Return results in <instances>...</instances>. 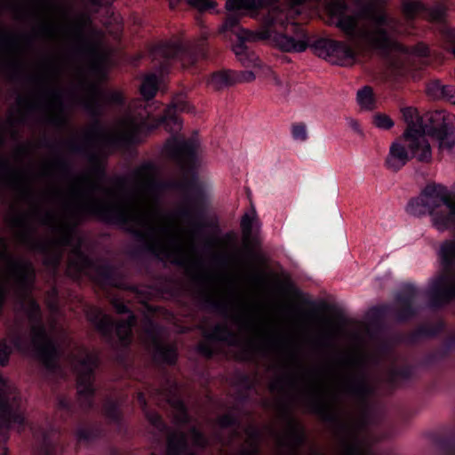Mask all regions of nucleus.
<instances>
[{"label":"nucleus","mask_w":455,"mask_h":455,"mask_svg":"<svg viewBox=\"0 0 455 455\" xmlns=\"http://www.w3.org/2000/svg\"><path fill=\"white\" fill-rule=\"evenodd\" d=\"M404 144L395 141L390 146L389 153L385 161L386 166L393 171L398 172L402 169L413 156L408 146V141L403 138Z\"/></svg>","instance_id":"31"},{"label":"nucleus","mask_w":455,"mask_h":455,"mask_svg":"<svg viewBox=\"0 0 455 455\" xmlns=\"http://www.w3.org/2000/svg\"><path fill=\"white\" fill-rule=\"evenodd\" d=\"M112 305L118 314H127L124 320L116 322L110 315L95 306H90L85 315L88 322L100 334L104 341L115 351L130 347L133 339V328L137 324V316L124 301L115 299Z\"/></svg>","instance_id":"5"},{"label":"nucleus","mask_w":455,"mask_h":455,"mask_svg":"<svg viewBox=\"0 0 455 455\" xmlns=\"http://www.w3.org/2000/svg\"><path fill=\"white\" fill-rule=\"evenodd\" d=\"M90 22L91 20L88 16L81 15L73 27L74 35L79 42V45L76 48V52L82 56L97 58L99 55L98 44L91 40L84 32L85 26Z\"/></svg>","instance_id":"29"},{"label":"nucleus","mask_w":455,"mask_h":455,"mask_svg":"<svg viewBox=\"0 0 455 455\" xmlns=\"http://www.w3.org/2000/svg\"><path fill=\"white\" fill-rule=\"evenodd\" d=\"M428 135L439 141L442 148L451 149L454 140L451 136L455 132V116L444 110H435L429 114L428 124H426Z\"/></svg>","instance_id":"16"},{"label":"nucleus","mask_w":455,"mask_h":455,"mask_svg":"<svg viewBox=\"0 0 455 455\" xmlns=\"http://www.w3.org/2000/svg\"><path fill=\"white\" fill-rule=\"evenodd\" d=\"M29 258H0V259H10L11 274L19 287L23 292H29L36 282V269L33 264L25 259ZM7 298V288L0 278V315Z\"/></svg>","instance_id":"14"},{"label":"nucleus","mask_w":455,"mask_h":455,"mask_svg":"<svg viewBox=\"0 0 455 455\" xmlns=\"http://www.w3.org/2000/svg\"><path fill=\"white\" fill-rule=\"evenodd\" d=\"M427 299V307L432 310H440L455 299V290L451 288L450 275L440 273L431 278L424 291Z\"/></svg>","instance_id":"18"},{"label":"nucleus","mask_w":455,"mask_h":455,"mask_svg":"<svg viewBox=\"0 0 455 455\" xmlns=\"http://www.w3.org/2000/svg\"><path fill=\"white\" fill-rule=\"evenodd\" d=\"M189 434L193 444L200 449H205L210 445V441L207 436L196 426L189 428Z\"/></svg>","instance_id":"50"},{"label":"nucleus","mask_w":455,"mask_h":455,"mask_svg":"<svg viewBox=\"0 0 455 455\" xmlns=\"http://www.w3.org/2000/svg\"><path fill=\"white\" fill-rule=\"evenodd\" d=\"M12 351L10 346L6 343L5 340L0 341V365L2 367H5L8 365L10 357Z\"/></svg>","instance_id":"57"},{"label":"nucleus","mask_w":455,"mask_h":455,"mask_svg":"<svg viewBox=\"0 0 455 455\" xmlns=\"http://www.w3.org/2000/svg\"><path fill=\"white\" fill-rule=\"evenodd\" d=\"M0 169L7 172L12 180H17V172L12 168L7 159H0Z\"/></svg>","instance_id":"62"},{"label":"nucleus","mask_w":455,"mask_h":455,"mask_svg":"<svg viewBox=\"0 0 455 455\" xmlns=\"http://www.w3.org/2000/svg\"><path fill=\"white\" fill-rule=\"evenodd\" d=\"M336 27L347 37L354 38L357 33L358 18L347 13L336 20Z\"/></svg>","instance_id":"41"},{"label":"nucleus","mask_w":455,"mask_h":455,"mask_svg":"<svg viewBox=\"0 0 455 455\" xmlns=\"http://www.w3.org/2000/svg\"><path fill=\"white\" fill-rule=\"evenodd\" d=\"M455 211V191L451 193L446 187L427 184L419 196L411 198L406 205V212L414 217L429 214L433 225L441 231L447 229Z\"/></svg>","instance_id":"6"},{"label":"nucleus","mask_w":455,"mask_h":455,"mask_svg":"<svg viewBox=\"0 0 455 455\" xmlns=\"http://www.w3.org/2000/svg\"><path fill=\"white\" fill-rule=\"evenodd\" d=\"M155 58L162 59L159 69L162 74L168 73L172 61H180L183 66H194L199 60L208 57L207 37L194 42L162 41L153 49Z\"/></svg>","instance_id":"10"},{"label":"nucleus","mask_w":455,"mask_h":455,"mask_svg":"<svg viewBox=\"0 0 455 455\" xmlns=\"http://www.w3.org/2000/svg\"><path fill=\"white\" fill-rule=\"evenodd\" d=\"M238 381L239 384L245 389V391H251L254 387V384L248 374H240Z\"/></svg>","instance_id":"63"},{"label":"nucleus","mask_w":455,"mask_h":455,"mask_svg":"<svg viewBox=\"0 0 455 455\" xmlns=\"http://www.w3.org/2000/svg\"><path fill=\"white\" fill-rule=\"evenodd\" d=\"M268 0H227L226 8L228 12L222 24L223 31H234L239 26L243 14H254L267 4Z\"/></svg>","instance_id":"23"},{"label":"nucleus","mask_w":455,"mask_h":455,"mask_svg":"<svg viewBox=\"0 0 455 455\" xmlns=\"http://www.w3.org/2000/svg\"><path fill=\"white\" fill-rule=\"evenodd\" d=\"M246 434L254 442L253 446L251 449L243 448L239 451V455H259V448L258 442L261 439V432L256 427H250L246 429Z\"/></svg>","instance_id":"46"},{"label":"nucleus","mask_w":455,"mask_h":455,"mask_svg":"<svg viewBox=\"0 0 455 455\" xmlns=\"http://www.w3.org/2000/svg\"><path fill=\"white\" fill-rule=\"evenodd\" d=\"M82 86L87 92L88 97L81 99L79 104L94 119L92 132L104 136L107 145L111 147L108 138L112 135L105 133L100 120L103 114V101L116 106H123L124 97L122 92L116 91L105 92L97 84L92 82L84 81Z\"/></svg>","instance_id":"11"},{"label":"nucleus","mask_w":455,"mask_h":455,"mask_svg":"<svg viewBox=\"0 0 455 455\" xmlns=\"http://www.w3.org/2000/svg\"><path fill=\"white\" fill-rule=\"evenodd\" d=\"M388 311V306H379L374 307L369 311V318L374 323H380Z\"/></svg>","instance_id":"54"},{"label":"nucleus","mask_w":455,"mask_h":455,"mask_svg":"<svg viewBox=\"0 0 455 455\" xmlns=\"http://www.w3.org/2000/svg\"><path fill=\"white\" fill-rule=\"evenodd\" d=\"M191 280L200 290L201 302L204 308L225 317L229 315L228 303L216 299L209 291V288L214 281V276L212 274L205 271L196 272L191 275Z\"/></svg>","instance_id":"20"},{"label":"nucleus","mask_w":455,"mask_h":455,"mask_svg":"<svg viewBox=\"0 0 455 455\" xmlns=\"http://www.w3.org/2000/svg\"><path fill=\"white\" fill-rule=\"evenodd\" d=\"M356 100L358 104L364 109L372 110L375 107V97L371 86L365 85L357 92Z\"/></svg>","instance_id":"44"},{"label":"nucleus","mask_w":455,"mask_h":455,"mask_svg":"<svg viewBox=\"0 0 455 455\" xmlns=\"http://www.w3.org/2000/svg\"><path fill=\"white\" fill-rule=\"evenodd\" d=\"M310 46L318 57L339 66L353 65L357 56L352 46L331 38H317Z\"/></svg>","instance_id":"13"},{"label":"nucleus","mask_w":455,"mask_h":455,"mask_svg":"<svg viewBox=\"0 0 455 455\" xmlns=\"http://www.w3.org/2000/svg\"><path fill=\"white\" fill-rule=\"evenodd\" d=\"M84 357H76V365L75 371L76 373L77 396L80 407L84 411H89L94 407V397L96 388L94 387L95 369L99 365V357L97 355L83 348Z\"/></svg>","instance_id":"12"},{"label":"nucleus","mask_w":455,"mask_h":455,"mask_svg":"<svg viewBox=\"0 0 455 455\" xmlns=\"http://www.w3.org/2000/svg\"><path fill=\"white\" fill-rule=\"evenodd\" d=\"M186 3L200 14L206 12H212L217 6L214 0H187Z\"/></svg>","instance_id":"49"},{"label":"nucleus","mask_w":455,"mask_h":455,"mask_svg":"<svg viewBox=\"0 0 455 455\" xmlns=\"http://www.w3.org/2000/svg\"><path fill=\"white\" fill-rule=\"evenodd\" d=\"M103 412L107 419L118 427L123 424V413L120 403L116 400L107 399L103 404Z\"/></svg>","instance_id":"40"},{"label":"nucleus","mask_w":455,"mask_h":455,"mask_svg":"<svg viewBox=\"0 0 455 455\" xmlns=\"http://www.w3.org/2000/svg\"><path fill=\"white\" fill-rule=\"evenodd\" d=\"M5 385V379L0 376V429H9L13 425L22 427L25 425V418L20 409L10 402L4 391Z\"/></svg>","instance_id":"27"},{"label":"nucleus","mask_w":455,"mask_h":455,"mask_svg":"<svg viewBox=\"0 0 455 455\" xmlns=\"http://www.w3.org/2000/svg\"><path fill=\"white\" fill-rule=\"evenodd\" d=\"M155 172V164L152 162H145L138 169L134 171L133 175L137 179H143L153 175Z\"/></svg>","instance_id":"53"},{"label":"nucleus","mask_w":455,"mask_h":455,"mask_svg":"<svg viewBox=\"0 0 455 455\" xmlns=\"http://www.w3.org/2000/svg\"><path fill=\"white\" fill-rule=\"evenodd\" d=\"M451 219L452 222L447 225V229L455 228V210ZM437 256H455V239L444 241L440 246Z\"/></svg>","instance_id":"51"},{"label":"nucleus","mask_w":455,"mask_h":455,"mask_svg":"<svg viewBox=\"0 0 455 455\" xmlns=\"http://www.w3.org/2000/svg\"><path fill=\"white\" fill-rule=\"evenodd\" d=\"M136 259H148V258H135ZM160 262H170L173 265L182 266L187 259H216V260H228V259H259L262 262H267L269 258H154Z\"/></svg>","instance_id":"42"},{"label":"nucleus","mask_w":455,"mask_h":455,"mask_svg":"<svg viewBox=\"0 0 455 455\" xmlns=\"http://www.w3.org/2000/svg\"><path fill=\"white\" fill-rule=\"evenodd\" d=\"M9 225L21 238H28L36 231L35 227L31 223L29 215L24 212L12 215L9 219Z\"/></svg>","instance_id":"36"},{"label":"nucleus","mask_w":455,"mask_h":455,"mask_svg":"<svg viewBox=\"0 0 455 455\" xmlns=\"http://www.w3.org/2000/svg\"><path fill=\"white\" fill-rule=\"evenodd\" d=\"M436 444L443 455H455V433L449 436L439 437Z\"/></svg>","instance_id":"48"},{"label":"nucleus","mask_w":455,"mask_h":455,"mask_svg":"<svg viewBox=\"0 0 455 455\" xmlns=\"http://www.w3.org/2000/svg\"><path fill=\"white\" fill-rule=\"evenodd\" d=\"M246 78H242L241 75L232 70H221L214 72L210 78V84L216 90H222L226 87L234 85L235 83L243 80L251 81L255 78V75L251 71L244 73Z\"/></svg>","instance_id":"33"},{"label":"nucleus","mask_w":455,"mask_h":455,"mask_svg":"<svg viewBox=\"0 0 455 455\" xmlns=\"http://www.w3.org/2000/svg\"><path fill=\"white\" fill-rule=\"evenodd\" d=\"M418 295L419 289L411 283H404L395 294L394 315L397 322L406 323L418 315L419 309L415 306Z\"/></svg>","instance_id":"21"},{"label":"nucleus","mask_w":455,"mask_h":455,"mask_svg":"<svg viewBox=\"0 0 455 455\" xmlns=\"http://www.w3.org/2000/svg\"><path fill=\"white\" fill-rule=\"evenodd\" d=\"M373 124L380 129L389 130L394 126L393 120L387 115L378 113L374 116Z\"/></svg>","instance_id":"55"},{"label":"nucleus","mask_w":455,"mask_h":455,"mask_svg":"<svg viewBox=\"0 0 455 455\" xmlns=\"http://www.w3.org/2000/svg\"><path fill=\"white\" fill-rule=\"evenodd\" d=\"M177 414L175 415V421L180 426H186L192 420L191 416L188 413L186 404L179 400L176 402Z\"/></svg>","instance_id":"52"},{"label":"nucleus","mask_w":455,"mask_h":455,"mask_svg":"<svg viewBox=\"0 0 455 455\" xmlns=\"http://www.w3.org/2000/svg\"><path fill=\"white\" fill-rule=\"evenodd\" d=\"M307 406L311 413L318 416L323 421L337 425L343 430L347 428L334 408L321 397H310L307 402Z\"/></svg>","instance_id":"30"},{"label":"nucleus","mask_w":455,"mask_h":455,"mask_svg":"<svg viewBox=\"0 0 455 455\" xmlns=\"http://www.w3.org/2000/svg\"><path fill=\"white\" fill-rule=\"evenodd\" d=\"M279 410L281 417L287 427L285 438H281L279 443L283 447L289 448V455H300V448L304 446L307 441L306 429L294 417L288 402H282Z\"/></svg>","instance_id":"15"},{"label":"nucleus","mask_w":455,"mask_h":455,"mask_svg":"<svg viewBox=\"0 0 455 455\" xmlns=\"http://www.w3.org/2000/svg\"><path fill=\"white\" fill-rule=\"evenodd\" d=\"M417 368L412 364H404L401 367H394L389 371L387 383L392 387H398L403 383L416 378Z\"/></svg>","instance_id":"34"},{"label":"nucleus","mask_w":455,"mask_h":455,"mask_svg":"<svg viewBox=\"0 0 455 455\" xmlns=\"http://www.w3.org/2000/svg\"><path fill=\"white\" fill-rule=\"evenodd\" d=\"M442 354L438 351L427 354L420 361V365L429 367L443 359Z\"/></svg>","instance_id":"59"},{"label":"nucleus","mask_w":455,"mask_h":455,"mask_svg":"<svg viewBox=\"0 0 455 455\" xmlns=\"http://www.w3.org/2000/svg\"><path fill=\"white\" fill-rule=\"evenodd\" d=\"M147 333L151 340V354L153 361L159 365L174 366L179 358L177 345L163 341L155 332V323L148 319Z\"/></svg>","instance_id":"22"},{"label":"nucleus","mask_w":455,"mask_h":455,"mask_svg":"<svg viewBox=\"0 0 455 455\" xmlns=\"http://www.w3.org/2000/svg\"><path fill=\"white\" fill-rule=\"evenodd\" d=\"M27 315L31 323L29 339L16 332L12 338V344L18 352L34 358L47 371L53 373L60 368L62 350L48 333L43 323L40 305L35 299L28 300Z\"/></svg>","instance_id":"4"},{"label":"nucleus","mask_w":455,"mask_h":455,"mask_svg":"<svg viewBox=\"0 0 455 455\" xmlns=\"http://www.w3.org/2000/svg\"><path fill=\"white\" fill-rule=\"evenodd\" d=\"M267 41L282 52H302L308 46V35L302 25L291 22L287 14L280 10L268 12L258 30L243 29L233 45V52L245 67H257L259 59L250 44Z\"/></svg>","instance_id":"3"},{"label":"nucleus","mask_w":455,"mask_h":455,"mask_svg":"<svg viewBox=\"0 0 455 455\" xmlns=\"http://www.w3.org/2000/svg\"><path fill=\"white\" fill-rule=\"evenodd\" d=\"M327 10L332 19H339L347 13L348 4L347 0H331L327 4Z\"/></svg>","instance_id":"47"},{"label":"nucleus","mask_w":455,"mask_h":455,"mask_svg":"<svg viewBox=\"0 0 455 455\" xmlns=\"http://www.w3.org/2000/svg\"><path fill=\"white\" fill-rule=\"evenodd\" d=\"M56 413L63 424L68 423L76 413V408L71 399L65 395H58L56 399Z\"/></svg>","instance_id":"38"},{"label":"nucleus","mask_w":455,"mask_h":455,"mask_svg":"<svg viewBox=\"0 0 455 455\" xmlns=\"http://www.w3.org/2000/svg\"><path fill=\"white\" fill-rule=\"evenodd\" d=\"M92 132L87 133L85 136V141L83 143H79L76 140H69L67 142V146L68 150L71 153L84 156L86 157L87 161L91 165V172L97 178L103 180L107 176L106 167L104 163L102 162L100 155L95 151L89 148L87 142L91 140Z\"/></svg>","instance_id":"28"},{"label":"nucleus","mask_w":455,"mask_h":455,"mask_svg":"<svg viewBox=\"0 0 455 455\" xmlns=\"http://www.w3.org/2000/svg\"><path fill=\"white\" fill-rule=\"evenodd\" d=\"M350 361L358 367L359 371L350 376L346 384L345 391L348 395L355 398L362 407L367 408L371 398L376 395L377 387L369 379L364 362L362 360Z\"/></svg>","instance_id":"17"},{"label":"nucleus","mask_w":455,"mask_h":455,"mask_svg":"<svg viewBox=\"0 0 455 455\" xmlns=\"http://www.w3.org/2000/svg\"><path fill=\"white\" fill-rule=\"evenodd\" d=\"M447 8L444 4L438 3L430 7L419 0H408L403 4V12L408 21L418 17L442 23L445 20Z\"/></svg>","instance_id":"24"},{"label":"nucleus","mask_w":455,"mask_h":455,"mask_svg":"<svg viewBox=\"0 0 455 455\" xmlns=\"http://www.w3.org/2000/svg\"><path fill=\"white\" fill-rule=\"evenodd\" d=\"M165 150L189 180L174 183V188L185 193V206L178 211L180 218L188 221L192 239L205 254L153 252L149 256H269L265 249L256 212L244 213L240 221L241 235L230 230L222 233L217 216H208L209 198L199 183L196 172V144L192 140L172 137Z\"/></svg>","instance_id":"1"},{"label":"nucleus","mask_w":455,"mask_h":455,"mask_svg":"<svg viewBox=\"0 0 455 455\" xmlns=\"http://www.w3.org/2000/svg\"><path fill=\"white\" fill-rule=\"evenodd\" d=\"M447 40L453 47V53L455 55V29L448 28L445 30ZM427 93L434 100L445 99L451 100L455 98V86L443 85L439 80L430 81L427 85Z\"/></svg>","instance_id":"32"},{"label":"nucleus","mask_w":455,"mask_h":455,"mask_svg":"<svg viewBox=\"0 0 455 455\" xmlns=\"http://www.w3.org/2000/svg\"><path fill=\"white\" fill-rule=\"evenodd\" d=\"M33 217L39 224L51 229L65 245H70L77 233V228L87 217L116 226L129 234L135 242L147 246L154 237V230L145 216L130 204L120 203L102 204L93 201L72 209L67 221L57 222L55 215L50 212L36 209Z\"/></svg>","instance_id":"2"},{"label":"nucleus","mask_w":455,"mask_h":455,"mask_svg":"<svg viewBox=\"0 0 455 455\" xmlns=\"http://www.w3.org/2000/svg\"><path fill=\"white\" fill-rule=\"evenodd\" d=\"M444 328L445 323L442 320L435 324H421L410 334L409 339L411 343H416L421 338H435L438 336Z\"/></svg>","instance_id":"37"},{"label":"nucleus","mask_w":455,"mask_h":455,"mask_svg":"<svg viewBox=\"0 0 455 455\" xmlns=\"http://www.w3.org/2000/svg\"><path fill=\"white\" fill-rule=\"evenodd\" d=\"M291 135L296 140L305 141L307 139L306 125L302 123L293 124Z\"/></svg>","instance_id":"58"},{"label":"nucleus","mask_w":455,"mask_h":455,"mask_svg":"<svg viewBox=\"0 0 455 455\" xmlns=\"http://www.w3.org/2000/svg\"><path fill=\"white\" fill-rule=\"evenodd\" d=\"M355 3L357 6L360 8V15L362 17H373L375 27L371 32H367L365 34V39L369 44V46L378 51L380 53V49L377 47L376 43L379 39V34L378 31L379 29H382L386 31L387 37L391 41H396L395 38L393 37V36L390 34V32L385 28L386 25H387L388 18L386 14H375V5L371 2H365L363 0H355Z\"/></svg>","instance_id":"26"},{"label":"nucleus","mask_w":455,"mask_h":455,"mask_svg":"<svg viewBox=\"0 0 455 455\" xmlns=\"http://www.w3.org/2000/svg\"><path fill=\"white\" fill-rule=\"evenodd\" d=\"M217 424L222 429L233 427L232 437H236L239 435L238 428L241 426V420L237 415L228 412L217 419Z\"/></svg>","instance_id":"43"},{"label":"nucleus","mask_w":455,"mask_h":455,"mask_svg":"<svg viewBox=\"0 0 455 455\" xmlns=\"http://www.w3.org/2000/svg\"><path fill=\"white\" fill-rule=\"evenodd\" d=\"M440 265L445 269L443 273L455 272V258H440Z\"/></svg>","instance_id":"64"},{"label":"nucleus","mask_w":455,"mask_h":455,"mask_svg":"<svg viewBox=\"0 0 455 455\" xmlns=\"http://www.w3.org/2000/svg\"><path fill=\"white\" fill-rule=\"evenodd\" d=\"M159 88L158 76L154 74H148L142 79L140 92L145 100H150L155 98Z\"/></svg>","instance_id":"39"},{"label":"nucleus","mask_w":455,"mask_h":455,"mask_svg":"<svg viewBox=\"0 0 455 455\" xmlns=\"http://www.w3.org/2000/svg\"><path fill=\"white\" fill-rule=\"evenodd\" d=\"M54 165L60 170L63 173H66V174H69L71 173V170H72V166H71V163L69 162L68 159H67L66 157L64 156H59L55 161H54Z\"/></svg>","instance_id":"60"},{"label":"nucleus","mask_w":455,"mask_h":455,"mask_svg":"<svg viewBox=\"0 0 455 455\" xmlns=\"http://www.w3.org/2000/svg\"><path fill=\"white\" fill-rule=\"evenodd\" d=\"M75 435L79 443H91L104 435V428L100 422L94 421L77 427Z\"/></svg>","instance_id":"35"},{"label":"nucleus","mask_w":455,"mask_h":455,"mask_svg":"<svg viewBox=\"0 0 455 455\" xmlns=\"http://www.w3.org/2000/svg\"><path fill=\"white\" fill-rule=\"evenodd\" d=\"M66 274L75 282L87 278L100 288L114 287L134 290L125 283V273L121 266L110 263L99 264V258H67Z\"/></svg>","instance_id":"8"},{"label":"nucleus","mask_w":455,"mask_h":455,"mask_svg":"<svg viewBox=\"0 0 455 455\" xmlns=\"http://www.w3.org/2000/svg\"><path fill=\"white\" fill-rule=\"evenodd\" d=\"M189 111L190 106L186 100H173L163 116L158 118L156 124L149 125L146 120L137 122L131 119L128 123V131L119 133V135L109 137L108 143L114 148H128L139 143L141 132L144 130L151 132L158 126L164 127L165 130L172 133L178 132L182 128V122L177 113Z\"/></svg>","instance_id":"9"},{"label":"nucleus","mask_w":455,"mask_h":455,"mask_svg":"<svg viewBox=\"0 0 455 455\" xmlns=\"http://www.w3.org/2000/svg\"><path fill=\"white\" fill-rule=\"evenodd\" d=\"M4 70L9 71L10 79L17 81L22 76L23 65L20 60H12L6 62L0 57V73Z\"/></svg>","instance_id":"45"},{"label":"nucleus","mask_w":455,"mask_h":455,"mask_svg":"<svg viewBox=\"0 0 455 455\" xmlns=\"http://www.w3.org/2000/svg\"><path fill=\"white\" fill-rule=\"evenodd\" d=\"M403 116L408 124V128L403 133L404 139L408 141V146L413 156H416L419 162H428L431 160V147L427 139L414 127L416 110L413 108H404L402 109Z\"/></svg>","instance_id":"19"},{"label":"nucleus","mask_w":455,"mask_h":455,"mask_svg":"<svg viewBox=\"0 0 455 455\" xmlns=\"http://www.w3.org/2000/svg\"><path fill=\"white\" fill-rule=\"evenodd\" d=\"M455 347V335L450 336L444 342L443 347L439 350L442 356L446 357Z\"/></svg>","instance_id":"61"},{"label":"nucleus","mask_w":455,"mask_h":455,"mask_svg":"<svg viewBox=\"0 0 455 455\" xmlns=\"http://www.w3.org/2000/svg\"><path fill=\"white\" fill-rule=\"evenodd\" d=\"M289 383L291 386L295 385L294 379L290 376L286 375L276 379L275 382L270 384L269 389L271 392H283L284 384Z\"/></svg>","instance_id":"56"},{"label":"nucleus","mask_w":455,"mask_h":455,"mask_svg":"<svg viewBox=\"0 0 455 455\" xmlns=\"http://www.w3.org/2000/svg\"><path fill=\"white\" fill-rule=\"evenodd\" d=\"M204 337L205 341H201L196 345V352L206 360H212L217 354V350L212 342H221L230 347H240L242 350L238 359L245 363L253 362L255 355L259 351H265L267 348H277L286 345L284 340L273 337L267 338L262 346L257 345L251 339L243 341L240 335L227 323H216L211 331L204 332Z\"/></svg>","instance_id":"7"},{"label":"nucleus","mask_w":455,"mask_h":455,"mask_svg":"<svg viewBox=\"0 0 455 455\" xmlns=\"http://www.w3.org/2000/svg\"><path fill=\"white\" fill-rule=\"evenodd\" d=\"M379 39L376 43L380 53L384 56H389L391 53H400L403 55H414L417 57H427L430 53L428 46L424 43H418L414 46H406L399 41H391L386 31L379 29L378 31Z\"/></svg>","instance_id":"25"}]
</instances>
